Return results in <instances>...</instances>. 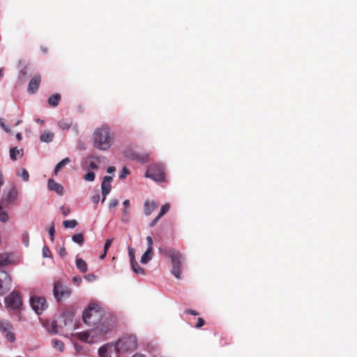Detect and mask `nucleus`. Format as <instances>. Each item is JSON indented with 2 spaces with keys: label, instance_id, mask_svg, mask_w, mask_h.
I'll return each instance as SVG.
<instances>
[{
  "label": "nucleus",
  "instance_id": "nucleus-36",
  "mask_svg": "<svg viewBox=\"0 0 357 357\" xmlns=\"http://www.w3.org/2000/svg\"><path fill=\"white\" fill-rule=\"evenodd\" d=\"M123 213H124L126 215L128 214L129 213V208H130V201L129 200H125L123 202Z\"/></svg>",
  "mask_w": 357,
  "mask_h": 357
},
{
  "label": "nucleus",
  "instance_id": "nucleus-49",
  "mask_svg": "<svg viewBox=\"0 0 357 357\" xmlns=\"http://www.w3.org/2000/svg\"><path fill=\"white\" fill-rule=\"evenodd\" d=\"M59 255L63 257L67 255L66 250L64 247L60 248V249L59 250Z\"/></svg>",
  "mask_w": 357,
  "mask_h": 357
},
{
  "label": "nucleus",
  "instance_id": "nucleus-57",
  "mask_svg": "<svg viewBox=\"0 0 357 357\" xmlns=\"http://www.w3.org/2000/svg\"><path fill=\"white\" fill-rule=\"evenodd\" d=\"M73 280L74 282L79 283L82 282V278L80 277H74Z\"/></svg>",
  "mask_w": 357,
  "mask_h": 357
},
{
  "label": "nucleus",
  "instance_id": "nucleus-12",
  "mask_svg": "<svg viewBox=\"0 0 357 357\" xmlns=\"http://www.w3.org/2000/svg\"><path fill=\"white\" fill-rule=\"evenodd\" d=\"M41 82V76L40 75H35L29 82L28 84V92L29 93L33 94L35 93L40 84Z\"/></svg>",
  "mask_w": 357,
  "mask_h": 357
},
{
  "label": "nucleus",
  "instance_id": "nucleus-17",
  "mask_svg": "<svg viewBox=\"0 0 357 357\" xmlns=\"http://www.w3.org/2000/svg\"><path fill=\"white\" fill-rule=\"evenodd\" d=\"M153 255V250L150 249H147L146 251L144 253V255L141 257V263L143 264H147L151 259Z\"/></svg>",
  "mask_w": 357,
  "mask_h": 357
},
{
  "label": "nucleus",
  "instance_id": "nucleus-45",
  "mask_svg": "<svg viewBox=\"0 0 357 357\" xmlns=\"http://www.w3.org/2000/svg\"><path fill=\"white\" fill-rule=\"evenodd\" d=\"M118 200L116 199H111L109 203V207L111 208H115L118 205Z\"/></svg>",
  "mask_w": 357,
  "mask_h": 357
},
{
  "label": "nucleus",
  "instance_id": "nucleus-35",
  "mask_svg": "<svg viewBox=\"0 0 357 357\" xmlns=\"http://www.w3.org/2000/svg\"><path fill=\"white\" fill-rule=\"evenodd\" d=\"M84 178L87 181H93L95 179V174L89 172L84 175Z\"/></svg>",
  "mask_w": 357,
  "mask_h": 357
},
{
  "label": "nucleus",
  "instance_id": "nucleus-47",
  "mask_svg": "<svg viewBox=\"0 0 357 357\" xmlns=\"http://www.w3.org/2000/svg\"><path fill=\"white\" fill-rule=\"evenodd\" d=\"M184 313L186 314H192V315H194V316H197L199 314V312L195 311V310H191V309H188V310H185L184 311Z\"/></svg>",
  "mask_w": 357,
  "mask_h": 357
},
{
  "label": "nucleus",
  "instance_id": "nucleus-40",
  "mask_svg": "<svg viewBox=\"0 0 357 357\" xmlns=\"http://www.w3.org/2000/svg\"><path fill=\"white\" fill-rule=\"evenodd\" d=\"M60 211L62 213V214L65 216H67L70 213V209L68 207H66L64 206H62L60 207Z\"/></svg>",
  "mask_w": 357,
  "mask_h": 357
},
{
  "label": "nucleus",
  "instance_id": "nucleus-61",
  "mask_svg": "<svg viewBox=\"0 0 357 357\" xmlns=\"http://www.w3.org/2000/svg\"><path fill=\"white\" fill-rule=\"evenodd\" d=\"M17 138L18 139H21L22 136H21V134H20V133H18V134L17 135Z\"/></svg>",
  "mask_w": 357,
  "mask_h": 357
},
{
  "label": "nucleus",
  "instance_id": "nucleus-11",
  "mask_svg": "<svg viewBox=\"0 0 357 357\" xmlns=\"http://www.w3.org/2000/svg\"><path fill=\"white\" fill-rule=\"evenodd\" d=\"M11 277L4 271H0V296L6 293L11 286Z\"/></svg>",
  "mask_w": 357,
  "mask_h": 357
},
{
  "label": "nucleus",
  "instance_id": "nucleus-13",
  "mask_svg": "<svg viewBox=\"0 0 357 357\" xmlns=\"http://www.w3.org/2000/svg\"><path fill=\"white\" fill-rule=\"evenodd\" d=\"M158 205L154 201L146 200L144 203V213L146 215H150L154 211Z\"/></svg>",
  "mask_w": 357,
  "mask_h": 357
},
{
  "label": "nucleus",
  "instance_id": "nucleus-8",
  "mask_svg": "<svg viewBox=\"0 0 357 357\" xmlns=\"http://www.w3.org/2000/svg\"><path fill=\"white\" fill-rule=\"evenodd\" d=\"M53 293L54 298L58 301H60L63 298L70 296L71 294V289L69 287L63 285L61 282L57 281L54 284Z\"/></svg>",
  "mask_w": 357,
  "mask_h": 357
},
{
  "label": "nucleus",
  "instance_id": "nucleus-41",
  "mask_svg": "<svg viewBox=\"0 0 357 357\" xmlns=\"http://www.w3.org/2000/svg\"><path fill=\"white\" fill-rule=\"evenodd\" d=\"M48 232H49L51 241H53L54 238V233H55V229H54V224L50 227Z\"/></svg>",
  "mask_w": 357,
  "mask_h": 357
},
{
  "label": "nucleus",
  "instance_id": "nucleus-51",
  "mask_svg": "<svg viewBox=\"0 0 357 357\" xmlns=\"http://www.w3.org/2000/svg\"><path fill=\"white\" fill-rule=\"evenodd\" d=\"M204 324H205L204 320L202 318H199L198 321L196 324V328H200V327L203 326L204 325Z\"/></svg>",
  "mask_w": 357,
  "mask_h": 357
},
{
  "label": "nucleus",
  "instance_id": "nucleus-31",
  "mask_svg": "<svg viewBox=\"0 0 357 357\" xmlns=\"http://www.w3.org/2000/svg\"><path fill=\"white\" fill-rule=\"evenodd\" d=\"M170 206L169 204H165L162 206L160 211L159 214L158 215L159 217L162 218L169 210Z\"/></svg>",
  "mask_w": 357,
  "mask_h": 357
},
{
  "label": "nucleus",
  "instance_id": "nucleus-48",
  "mask_svg": "<svg viewBox=\"0 0 357 357\" xmlns=\"http://www.w3.org/2000/svg\"><path fill=\"white\" fill-rule=\"evenodd\" d=\"M160 218H161L160 217H159L158 215H157V216L155 218V219H153V220L151 222V223L149 224V226H150L151 227H153L157 224V222L159 221V220H160Z\"/></svg>",
  "mask_w": 357,
  "mask_h": 357
},
{
  "label": "nucleus",
  "instance_id": "nucleus-20",
  "mask_svg": "<svg viewBox=\"0 0 357 357\" xmlns=\"http://www.w3.org/2000/svg\"><path fill=\"white\" fill-rule=\"evenodd\" d=\"M70 162V160L69 158H66L63 159L61 162H59L55 167L54 169V174L56 175L61 169L65 167L66 165Z\"/></svg>",
  "mask_w": 357,
  "mask_h": 357
},
{
  "label": "nucleus",
  "instance_id": "nucleus-24",
  "mask_svg": "<svg viewBox=\"0 0 357 357\" xmlns=\"http://www.w3.org/2000/svg\"><path fill=\"white\" fill-rule=\"evenodd\" d=\"M52 345L54 349H57L60 352H63L64 351V343L61 340L54 339L52 342Z\"/></svg>",
  "mask_w": 357,
  "mask_h": 357
},
{
  "label": "nucleus",
  "instance_id": "nucleus-56",
  "mask_svg": "<svg viewBox=\"0 0 357 357\" xmlns=\"http://www.w3.org/2000/svg\"><path fill=\"white\" fill-rule=\"evenodd\" d=\"M121 220L123 222H128L129 220L128 214L126 216V215L123 213Z\"/></svg>",
  "mask_w": 357,
  "mask_h": 357
},
{
  "label": "nucleus",
  "instance_id": "nucleus-15",
  "mask_svg": "<svg viewBox=\"0 0 357 357\" xmlns=\"http://www.w3.org/2000/svg\"><path fill=\"white\" fill-rule=\"evenodd\" d=\"M114 348L113 343H107L102 347H100L98 349V355L100 357H111L109 355L108 351L111 350L112 348Z\"/></svg>",
  "mask_w": 357,
  "mask_h": 357
},
{
  "label": "nucleus",
  "instance_id": "nucleus-22",
  "mask_svg": "<svg viewBox=\"0 0 357 357\" xmlns=\"http://www.w3.org/2000/svg\"><path fill=\"white\" fill-rule=\"evenodd\" d=\"M12 329L13 326L9 321L3 319H0V332L4 333L8 330Z\"/></svg>",
  "mask_w": 357,
  "mask_h": 357
},
{
  "label": "nucleus",
  "instance_id": "nucleus-5",
  "mask_svg": "<svg viewBox=\"0 0 357 357\" xmlns=\"http://www.w3.org/2000/svg\"><path fill=\"white\" fill-rule=\"evenodd\" d=\"M145 176L157 182H162L165 180L164 167L160 164H153L148 167Z\"/></svg>",
  "mask_w": 357,
  "mask_h": 357
},
{
  "label": "nucleus",
  "instance_id": "nucleus-2",
  "mask_svg": "<svg viewBox=\"0 0 357 357\" xmlns=\"http://www.w3.org/2000/svg\"><path fill=\"white\" fill-rule=\"evenodd\" d=\"M161 255L168 257L172 264V273L178 279L181 278V266L184 261L183 255L174 248L162 249L159 248Z\"/></svg>",
  "mask_w": 357,
  "mask_h": 357
},
{
  "label": "nucleus",
  "instance_id": "nucleus-42",
  "mask_svg": "<svg viewBox=\"0 0 357 357\" xmlns=\"http://www.w3.org/2000/svg\"><path fill=\"white\" fill-rule=\"evenodd\" d=\"M43 255L44 257H50L52 255L50 250L46 246L43 248Z\"/></svg>",
  "mask_w": 357,
  "mask_h": 357
},
{
  "label": "nucleus",
  "instance_id": "nucleus-32",
  "mask_svg": "<svg viewBox=\"0 0 357 357\" xmlns=\"http://www.w3.org/2000/svg\"><path fill=\"white\" fill-rule=\"evenodd\" d=\"M89 337L90 335L88 332H82L78 334V337L82 341L89 342Z\"/></svg>",
  "mask_w": 357,
  "mask_h": 357
},
{
  "label": "nucleus",
  "instance_id": "nucleus-62",
  "mask_svg": "<svg viewBox=\"0 0 357 357\" xmlns=\"http://www.w3.org/2000/svg\"><path fill=\"white\" fill-rule=\"evenodd\" d=\"M36 121L38 122V123H42L43 122V121H41L40 119H37Z\"/></svg>",
  "mask_w": 357,
  "mask_h": 357
},
{
  "label": "nucleus",
  "instance_id": "nucleus-1",
  "mask_svg": "<svg viewBox=\"0 0 357 357\" xmlns=\"http://www.w3.org/2000/svg\"><path fill=\"white\" fill-rule=\"evenodd\" d=\"M93 141L94 147L102 151L108 150L114 141L109 128L107 126H102L96 128L93 134Z\"/></svg>",
  "mask_w": 357,
  "mask_h": 357
},
{
  "label": "nucleus",
  "instance_id": "nucleus-14",
  "mask_svg": "<svg viewBox=\"0 0 357 357\" xmlns=\"http://www.w3.org/2000/svg\"><path fill=\"white\" fill-rule=\"evenodd\" d=\"M47 185L50 190L54 191L58 195H61L63 194V186L61 184L55 182L53 179H49Z\"/></svg>",
  "mask_w": 357,
  "mask_h": 357
},
{
  "label": "nucleus",
  "instance_id": "nucleus-28",
  "mask_svg": "<svg viewBox=\"0 0 357 357\" xmlns=\"http://www.w3.org/2000/svg\"><path fill=\"white\" fill-rule=\"evenodd\" d=\"M131 266L132 270L135 271V273L137 274L144 275V270L139 266L138 263L137 262V264H134V261H131Z\"/></svg>",
  "mask_w": 357,
  "mask_h": 357
},
{
  "label": "nucleus",
  "instance_id": "nucleus-26",
  "mask_svg": "<svg viewBox=\"0 0 357 357\" xmlns=\"http://www.w3.org/2000/svg\"><path fill=\"white\" fill-rule=\"evenodd\" d=\"M10 263V260L8 254H7V253L0 254V266L9 264Z\"/></svg>",
  "mask_w": 357,
  "mask_h": 357
},
{
  "label": "nucleus",
  "instance_id": "nucleus-50",
  "mask_svg": "<svg viewBox=\"0 0 357 357\" xmlns=\"http://www.w3.org/2000/svg\"><path fill=\"white\" fill-rule=\"evenodd\" d=\"M89 168L92 169H97L98 168L97 164L94 161H90L89 164Z\"/></svg>",
  "mask_w": 357,
  "mask_h": 357
},
{
  "label": "nucleus",
  "instance_id": "nucleus-18",
  "mask_svg": "<svg viewBox=\"0 0 357 357\" xmlns=\"http://www.w3.org/2000/svg\"><path fill=\"white\" fill-rule=\"evenodd\" d=\"M61 100V96L58 93L51 96L48 98V104L52 107H56Z\"/></svg>",
  "mask_w": 357,
  "mask_h": 357
},
{
  "label": "nucleus",
  "instance_id": "nucleus-9",
  "mask_svg": "<svg viewBox=\"0 0 357 357\" xmlns=\"http://www.w3.org/2000/svg\"><path fill=\"white\" fill-rule=\"evenodd\" d=\"M30 304L38 314H41L47 307V303L44 297L33 296L31 298Z\"/></svg>",
  "mask_w": 357,
  "mask_h": 357
},
{
  "label": "nucleus",
  "instance_id": "nucleus-29",
  "mask_svg": "<svg viewBox=\"0 0 357 357\" xmlns=\"http://www.w3.org/2000/svg\"><path fill=\"white\" fill-rule=\"evenodd\" d=\"M63 225L66 228H75L77 225V222L75 220H65Z\"/></svg>",
  "mask_w": 357,
  "mask_h": 357
},
{
  "label": "nucleus",
  "instance_id": "nucleus-33",
  "mask_svg": "<svg viewBox=\"0 0 357 357\" xmlns=\"http://www.w3.org/2000/svg\"><path fill=\"white\" fill-rule=\"evenodd\" d=\"M6 333V337L7 339L11 342H13L15 340V335L13 332H12V330H8L5 332Z\"/></svg>",
  "mask_w": 357,
  "mask_h": 357
},
{
  "label": "nucleus",
  "instance_id": "nucleus-46",
  "mask_svg": "<svg viewBox=\"0 0 357 357\" xmlns=\"http://www.w3.org/2000/svg\"><path fill=\"white\" fill-rule=\"evenodd\" d=\"M146 241H147V243H148V248L147 249H150L151 250H153V239L152 238L149 236L146 237Z\"/></svg>",
  "mask_w": 357,
  "mask_h": 357
},
{
  "label": "nucleus",
  "instance_id": "nucleus-63",
  "mask_svg": "<svg viewBox=\"0 0 357 357\" xmlns=\"http://www.w3.org/2000/svg\"><path fill=\"white\" fill-rule=\"evenodd\" d=\"M2 76V70L0 69V77Z\"/></svg>",
  "mask_w": 357,
  "mask_h": 357
},
{
  "label": "nucleus",
  "instance_id": "nucleus-55",
  "mask_svg": "<svg viewBox=\"0 0 357 357\" xmlns=\"http://www.w3.org/2000/svg\"><path fill=\"white\" fill-rule=\"evenodd\" d=\"M116 170V168L114 167H109L107 169V172L109 173V174H112L113 172H114Z\"/></svg>",
  "mask_w": 357,
  "mask_h": 357
},
{
  "label": "nucleus",
  "instance_id": "nucleus-3",
  "mask_svg": "<svg viewBox=\"0 0 357 357\" xmlns=\"http://www.w3.org/2000/svg\"><path fill=\"white\" fill-rule=\"evenodd\" d=\"M104 316L103 309L97 304H91L83 312L84 322L88 326H96L100 323Z\"/></svg>",
  "mask_w": 357,
  "mask_h": 357
},
{
  "label": "nucleus",
  "instance_id": "nucleus-54",
  "mask_svg": "<svg viewBox=\"0 0 357 357\" xmlns=\"http://www.w3.org/2000/svg\"><path fill=\"white\" fill-rule=\"evenodd\" d=\"M99 199H100V196H99V195H94V196L92 197V201H93V203H95V204L98 203Z\"/></svg>",
  "mask_w": 357,
  "mask_h": 357
},
{
  "label": "nucleus",
  "instance_id": "nucleus-59",
  "mask_svg": "<svg viewBox=\"0 0 357 357\" xmlns=\"http://www.w3.org/2000/svg\"><path fill=\"white\" fill-rule=\"evenodd\" d=\"M106 255H107V252H105V250H104V252L100 256V259H105V257H106Z\"/></svg>",
  "mask_w": 357,
  "mask_h": 357
},
{
  "label": "nucleus",
  "instance_id": "nucleus-39",
  "mask_svg": "<svg viewBox=\"0 0 357 357\" xmlns=\"http://www.w3.org/2000/svg\"><path fill=\"white\" fill-rule=\"evenodd\" d=\"M128 254H129V257L130 258V262L134 261V264L136 265L137 261L135 260L134 250L132 248H128Z\"/></svg>",
  "mask_w": 357,
  "mask_h": 357
},
{
  "label": "nucleus",
  "instance_id": "nucleus-16",
  "mask_svg": "<svg viewBox=\"0 0 357 357\" xmlns=\"http://www.w3.org/2000/svg\"><path fill=\"white\" fill-rule=\"evenodd\" d=\"M101 188L102 195V202H104L106 199V196L109 193L111 190V185L109 183L102 182Z\"/></svg>",
  "mask_w": 357,
  "mask_h": 357
},
{
  "label": "nucleus",
  "instance_id": "nucleus-52",
  "mask_svg": "<svg viewBox=\"0 0 357 357\" xmlns=\"http://www.w3.org/2000/svg\"><path fill=\"white\" fill-rule=\"evenodd\" d=\"M0 126L3 128L7 132H10V129L6 128L4 120L3 119H0Z\"/></svg>",
  "mask_w": 357,
  "mask_h": 357
},
{
  "label": "nucleus",
  "instance_id": "nucleus-38",
  "mask_svg": "<svg viewBox=\"0 0 357 357\" xmlns=\"http://www.w3.org/2000/svg\"><path fill=\"white\" fill-rule=\"evenodd\" d=\"M51 332L54 334H56V333H59V330L57 326L56 321H53L51 324Z\"/></svg>",
  "mask_w": 357,
  "mask_h": 357
},
{
  "label": "nucleus",
  "instance_id": "nucleus-60",
  "mask_svg": "<svg viewBox=\"0 0 357 357\" xmlns=\"http://www.w3.org/2000/svg\"><path fill=\"white\" fill-rule=\"evenodd\" d=\"M132 357H144V356L142 354H135Z\"/></svg>",
  "mask_w": 357,
  "mask_h": 357
},
{
  "label": "nucleus",
  "instance_id": "nucleus-58",
  "mask_svg": "<svg viewBox=\"0 0 357 357\" xmlns=\"http://www.w3.org/2000/svg\"><path fill=\"white\" fill-rule=\"evenodd\" d=\"M26 70H27V68L26 67H24L23 68L22 70H21V72L20 73L25 75L26 74Z\"/></svg>",
  "mask_w": 357,
  "mask_h": 357
},
{
  "label": "nucleus",
  "instance_id": "nucleus-30",
  "mask_svg": "<svg viewBox=\"0 0 357 357\" xmlns=\"http://www.w3.org/2000/svg\"><path fill=\"white\" fill-rule=\"evenodd\" d=\"M8 220V214L4 211L2 206H0V221L2 222H6Z\"/></svg>",
  "mask_w": 357,
  "mask_h": 357
},
{
  "label": "nucleus",
  "instance_id": "nucleus-37",
  "mask_svg": "<svg viewBox=\"0 0 357 357\" xmlns=\"http://www.w3.org/2000/svg\"><path fill=\"white\" fill-rule=\"evenodd\" d=\"M19 176H20L22 177V178L24 181H29V175L28 172L25 169H24V168L22 169V173L20 174H19Z\"/></svg>",
  "mask_w": 357,
  "mask_h": 357
},
{
  "label": "nucleus",
  "instance_id": "nucleus-23",
  "mask_svg": "<svg viewBox=\"0 0 357 357\" xmlns=\"http://www.w3.org/2000/svg\"><path fill=\"white\" fill-rule=\"evenodd\" d=\"M54 133L52 132H45L40 135V140L43 142L49 143L53 140Z\"/></svg>",
  "mask_w": 357,
  "mask_h": 357
},
{
  "label": "nucleus",
  "instance_id": "nucleus-25",
  "mask_svg": "<svg viewBox=\"0 0 357 357\" xmlns=\"http://www.w3.org/2000/svg\"><path fill=\"white\" fill-rule=\"evenodd\" d=\"M22 155H23L22 150V149L20 150L17 147L12 148L10 150V156L13 160H15L17 159V155H20V157H22Z\"/></svg>",
  "mask_w": 357,
  "mask_h": 357
},
{
  "label": "nucleus",
  "instance_id": "nucleus-4",
  "mask_svg": "<svg viewBox=\"0 0 357 357\" xmlns=\"http://www.w3.org/2000/svg\"><path fill=\"white\" fill-rule=\"evenodd\" d=\"M114 346L117 354L132 352L137 349V340L135 335L124 336L114 344Z\"/></svg>",
  "mask_w": 357,
  "mask_h": 357
},
{
  "label": "nucleus",
  "instance_id": "nucleus-10",
  "mask_svg": "<svg viewBox=\"0 0 357 357\" xmlns=\"http://www.w3.org/2000/svg\"><path fill=\"white\" fill-rule=\"evenodd\" d=\"M116 319L114 316L107 317L97 327L98 331L102 334L112 331L116 326Z\"/></svg>",
  "mask_w": 357,
  "mask_h": 357
},
{
  "label": "nucleus",
  "instance_id": "nucleus-27",
  "mask_svg": "<svg viewBox=\"0 0 357 357\" xmlns=\"http://www.w3.org/2000/svg\"><path fill=\"white\" fill-rule=\"evenodd\" d=\"M72 240L79 245H82L84 241V235L82 233L76 234L73 236Z\"/></svg>",
  "mask_w": 357,
  "mask_h": 357
},
{
  "label": "nucleus",
  "instance_id": "nucleus-43",
  "mask_svg": "<svg viewBox=\"0 0 357 357\" xmlns=\"http://www.w3.org/2000/svg\"><path fill=\"white\" fill-rule=\"evenodd\" d=\"M129 170L127 167H124L119 176L120 178H125L129 174Z\"/></svg>",
  "mask_w": 357,
  "mask_h": 357
},
{
  "label": "nucleus",
  "instance_id": "nucleus-7",
  "mask_svg": "<svg viewBox=\"0 0 357 357\" xmlns=\"http://www.w3.org/2000/svg\"><path fill=\"white\" fill-rule=\"evenodd\" d=\"M123 155L132 160H135L141 163H146L149 160V155L147 153H137L132 148L126 147L123 151Z\"/></svg>",
  "mask_w": 357,
  "mask_h": 357
},
{
  "label": "nucleus",
  "instance_id": "nucleus-6",
  "mask_svg": "<svg viewBox=\"0 0 357 357\" xmlns=\"http://www.w3.org/2000/svg\"><path fill=\"white\" fill-rule=\"evenodd\" d=\"M5 305L10 310H17L22 306V299L20 294L17 291H12L5 298Z\"/></svg>",
  "mask_w": 357,
  "mask_h": 357
},
{
  "label": "nucleus",
  "instance_id": "nucleus-19",
  "mask_svg": "<svg viewBox=\"0 0 357 357\" xmlns=\"http://www.w3.org/2000/svg\"><path fill=\"white\" fill-rule=\"evenodd\" d=\"M72 120L70 119H63L59 121V126L62 130H68L72 125Z\"/></svg>",
  "mask_w": 357,
  "mask_h": 357
},
{
  "label": "nucleus",
  "instance_id": "nucleus-44",
  "mask_svg": "<svg viewBox=\"0 0 357 357\" xmlns=\"http://www.w3.org/2000/svg\"><path fill=\"white\" fill-rule=\"evenodd\" d=\"M112 242H113V238H109L106 241L105 245H104V250H105V252H107V250L110 248Z\"/></svg>",
  "mask_w": 357,
  "mask_h": 357
},
{
  "label": "nucleus",
  "instance_id": "nucleus-34",
  "mask_svg": "<svg viewBox=\"0 0 357 357\" xmlns=\"http://www.w3.org/2000/svg\"><path fill=\"white\" fill-rule=\"evenodd\" d=\"M22 242L26 247L29 246V235L28 232H24L22 235Z\"/></svg>",
  "mask_w": 357,
  "mask_h": 357
},
{
  "label": "nucleus",
  "instance_id": "nucleus-21",
  "mask_svg": "<svg viewBox=\"0 0 357 357\" xmlns=\"http://www.w3.org/2000/svg\"><path fill=\"white\" fill-rule=\"evenodd\" d=\"M76 266L82 273L87 271V264L85 261L81 258L76 259Z\"/></svg>",
  "mask_w": 357,
  "mask_h": 357
},
{
  "label": "nucleus",
  "instance_id": "nucleus-53",
  "mask_svg": "<svg viewBox=\"0 0 357 357\" xmlns=\"http://www.w3.org/2000/svg\"><path fill=\"white\" fill-rule=\"evenodd\" d=\"M112 181V177L109 176H105L103 178L102 182H106L110 183V182Z\"/></svg>",
  "mask_w": 357,
  "mask_h": 357
}]
</instances>
